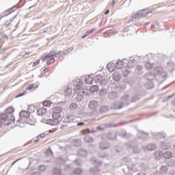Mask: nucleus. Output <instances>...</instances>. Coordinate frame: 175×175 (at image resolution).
<instances>
[{"instance_id":"obj_20","label":"nucleus","mask_w":175,"mask_h":175,"mask_svg":"<svg viewBox=\"0 0 175 175\" xmlns=\"http://www.w3.org/2000/svg\"><path fill=\"white\" fill-rule=\"evenodd\" d=\"M108 98L109 99H117L118 98V93L117 92H111L108 94Z\"/></svg>"},{"instance_id":"obj_3","label":"nucleus","mask_w":175,"mask_h":175,"mask_svg":"<svg viewBox=\"0 0 175 175\" xmlns=\"http://www.w3.org/2000/svg\"><path fill=\"white\" fill-rule=\"evenodd\" d=\"M98 88H90V89H82V94H78L77 97H76L77 100L80 101L83 99L85 96L90 95V94H95L96 91H98Z\"/></svg>"},{"instance_id":"obj_2","label":"nucleus","mask_w":175,"mask_h":175,"mask_svg":"<svg viewBox=\"0 0 175 175\" xmlns=\"http://www.w3.org/2000/svg\"><path fill=\"white\" fill-rule=\"evenodd\" d=\"M144 79L145 80H148L144 82L146 88H154V87H155V85H154V82H152V80L155 79L154 74L148 72L145 75Z\"/></svg>"},{"instance_id":"obj_39","label":"nucleus","mask_w":175,"mask_h":175,"mask_svg":"<svg viewBox=\"0 0 175 175\" xmlns=\"http://www.w3.org/2000/svg\"><path fill=\"white\" fill-rule=\"evenodd\" d=\"M100 113H106L107 111H109V107L105 105L101 106L100 107Z\"/></svg>"},{"instance_id":"obj_52","label":"nucleus","mask_w":175,"mask_h":175,"mask_svg":"<svg viewBox=\"0 0 175 175\" xmlns=\"http://www.w3.org/2000/svg\"><path fill=\"white\" fill-rule=\"evenodd\" d=\"M85 123L84 122H79L77 123V126H83V125H85Z\"/></svg>"},{"instance_id":"obj_58","label":"nucleus","mask_w":175,"mask_h":175,"mask_svg":"<svg viewBox=\"0 0 175 175\" xmlns=\"http://www.w3.org/2000/svg\"><path fill=\"white\" fill-rule=\"evenodd\" d=\"M39 62H40V59H38L36 62H33V66H36V65H39Z\"/></svg>"},{"instance_id":"obj_31","label":"nucleus","mask_w":175,"mask_h":175,"mask_svg":"<svg viewBox=\"0 0 175 175\" xmlns=\"http://www.w3.org/2000/svg\"><path fill=\"white\" fill-rule=\"evenodd\" d=\"M135 65H136V60L135 59H131L127 63V66L129 68H135Z\"/></svg>"},{"instance_id":"obj_50","label":"nucleus","mask_w":175,"mask_h":175,"mask_svg":"<svg viewBox=\"0 0 175 175\" xmlns=\"http://www.w3.org/2000/svg\"><path fill=\"white\" fill-rule=\"evenodd\" d=\"M70 51H72V48H70V49H66V50L64 52V54L65 55H66L68 54V53H70Z\"/></svg>"},{"instance_id":"obj_53","label":"nucleus","mask_w":175,"mask_h":175,"mask_svg":"<svg viewBox=\"0 0 175 175\" xmlns=\"http://www.w3.org/2000/svg\"><path fill=\"white\" fill-rule=\"evenodd\" d=\"M40 170L41 172H44V170H46V167L44 165H40Z\"/></svg>"},{"instance_id":"obj_44","label":"nucleus","mask_w":175,"mask_h":175,"mask_svg":"<svg viewBox=\"0 0 175 175\" xmlns=\"http://www.w3.org/2000/svg\"><path fill=\"white\" fill-rule=\"evenodd\" d=\"M127 167L129 170H131V172H136V167H135V164L128 165Z\"/></svg>"},{"instance_id":"obj_13","label":"nucleus","mask_w":175,"mask_h":175,"mask_svg":"<svg viewBox=\"0 0 175 175\" xmlns=\"http://www.w3.org/2000/svg\"><path fill=\"white\" fill-rule=\"evenodd\" d=\"M85 84H92V86H86V88L88 87L89 88H92L94 87V84H95V82H94V79L91 75H88V77H85Z\"/></svg>"},{"instance_id":"obj_7","label":"nucleus","mask_w":175,"mask_h":175,"mask_svg":"<svg viewBox=\"0 0 175 175\" xmlns=\"http://www.w3.org/2000/svg\"><path fill=\"white\" fill-rule=\"evenodd\" d=\"M76 120V116L74 115H68L66 116L63 120L64 124H69L70 125H74L75 121Z\"/></svg>"},{"instance_id":"obj_21","label":"nucleus","mask_w":175,"mask_h":175,"mask_svg":"<svg viewBox=\"0 0 175 175\" xmlns=\"http://www.w3.org/2000/svg\"><path fill=\"white\" fill-rule=\"evenodd\" d=\"M29 114L28 111L22 110L19 113V117H21V118H27V117H29Z\"/></svg>"},{"instance_id":"obj_43","label":"nucleus","mask_w":175,"mask_h":175,"mask_svg":"<svg viewBox=\"0 0 175 175\" xmlns=\"http://www.w3.org/2000/svg\"><path fill=\"white\" fill-rule=\"evenodd\" d=\"M81 173H83V170H81V168H76L74 170V174H81Z\"/></svg>"},{"instance_id":"obj_27","label":"nucleus","mask_w":175,"mask_h":175,"mask_svg":"<svg viewBox=\"0 0 175 175\" xmlns=\"http://www.w3.org/2000/svg\"><path fill=\"white\" fill-rule=\"evenodd\" d=\"M135 72L137 75H142L143 73V66L137 65Z\"/></svg>"},{"instance_id":"obj_28","label":"nucleus","mask_w":175,"mask_h":175,"mask_svg":"<svg viewBox=\"0 0 175 175\" xmlns=\"http://www.w3.org/2000/svg\"><path fill=\"white\" fill-rule=\"evenodd\" d=\"M77 154L79 157H87V150L85 149H79L77 151Z\"/></svg>"},{"instance_id":"obj_51","label":"nucleus","mask_w":175,"mask_h":175,"mask_svg":"<svg viewBox=\"0 0 175 175\" xmlns=\"http://www.w3.org/2000/svg\"><path fill=\"white\" fill-rule=\"evenodd\" d=\"M49 72V70H47V68H44L42 72H41V75H45V73H47Z\"/></svg>"},{"instance_id":"obj_47","label":"nucleus","mask_w":175,"mask_h":175,"mask_svg":"<svg viewBox=\"0 0 175 175\" xmlns=\"http://www.w3.org/2000/svg\"><path fill=\"white\" fill-rule=\"evenodd\" d=\"M122 75L124 77H126V76L129 75V72L128 71V70H124V71H122Z\"/></svg>"},{"instance_id":"obj_14","label":"nucleus","mask_w":175,"mask_h":175,"mask_svg":"<svg viewBox=\"0 0 175 175\" xmlns=\"http://www.w3.org/2000/svg\"><path fill=\"white\" fill-rule=\"evenodd\" d=\"M28 92H31V88H25L20 90V93L18 94L15 98H20L21 96H24V95H27Z\"/></svg>"},{"instance_id":"obj_36","label":"nucleus","mask_w":175,"mask_h":175,"mask_svg":"<svg viewBox=\"0 0 175 175\" xmlns=\"http://www.w3.org/2000/svg\"><path fill=\"white\" fill-rule=\"evenodd\" d=\"M98 85H99V87H106V85H107V80L106 79H103L101 80L98 83Z\"/></svg>"},{"instance_id":"obj_46","label":"nucleus","mask_w":175,"mask_h":175,"mask_svg":"<svg viewBox=\"0 0 175 175\" xmlns=\"http://www.w3.org/2000/svg\"><path fill=\"white\" fill-rule=\"evenodd\" d=\"M133 152L134 154H139V152H140V148H139L137 147L133 148Z\"/></svg>"},{"instance_id":"obj_34","label":"nucleus","mask_w":175,"mask_h":175,"mask_svg":"<svg viewBox=\"0 0 175 175\" xmlns=\"http://www.w3.org/2000/svg\"><path fill=\"white\" fill-rule=\"evenodd\" d=\"M5 113L10 116L12 117V113H14V108L10 107L5 109Z\"/></svg>"},{"instance_id":"obj_8","label":"nucleus","mask_w":175,"mask_h":175,"mask_svg":"<svg viewBox=\"0 0 175 175\" xmlns=\"http://www.w3.org/2000/svg\"><path fill=\"white\" fill-rule=\"evenodd\" d=\"M122 103L118 105V107H114V110H120V109H122L124 107V105H129V103L128 100H129V95H124L122 97Z\"/></svg>"},{"instance_id":"obj_11","label":"nucleus","mask_w":175,"mask_h":175,"mask_svg":"<svg viewBox=\"0 0 175 175\" xmlns=\"http://www.w3.org/2000/svg\"><path fill=\"white\" fill-rule=\"evenodd\" d=\"M148 59V55H146L144 57V61L146 62L145 67L146 68L147 70H150V69H152L154 68V63H151Z\"/></svg>"},{"instance_id":"obj_64","label":"nucleus","mask_w":175,"mask_h":175,"mask_svg":"<svg viewBox=\"0 0 175 175\" xmlns=\"http://www.w3.org/2000/svg\"><path fill=\"white\" fill-rule=\"evenodd\" d=\"M33 88V85H29V87H28V88Z\"/></svg>"},{"instance_id":"obj_57","label":"nucleus","mask_w":175,"mask_h":175,"mask_svg":"<svg viewBox=\"0 0 175 175\" xmlns=\"http://www.w3.org/2000/svg\"><path fill=\"white\" fill-rule=\"evenodd\" d=\"M174 95H175V94H172V95H170V96H167L166 97V100H169V99H172V98L173 97V96H174Z\"/></svg>"},{"instance_id":"obj_10","label":"nucleus","mask_w":175,"mask_h":175,"mask_svg":"<svg viewBox=\"0 0 175 175\" xmlns=\"http://www.w3.org/2000/svg\"><path fill=\"white\" fill-rule=\"evenodd\" d=\"M167 167L166 165H162L157 171H156L154 175H165L167 173Z\"/></svg>"},{"instance_id":"obj_37","label":"nucleus","mask_w":175,"mask_h":175,"mask_svg":"<svg viewBox=\"0 0 175 175\" xmlns=\"http://www.w3.org/2000/svg\"><path fill=\"white\" fill-rule=\"evenodd\" d=\"M77 107H79V105L75 103H72L69 105L70 110H77Z\"/></svg>"},{"instance_id":"obj_35","label":"nucleus","mask_w":175,"mask_h":175,"mask_svg":"<svg viewBox=\"0 0 175 175\" xmlns=\"http://www.w3.org/2000/svg\"><path fill=\"white\" fill-rule=\"evenodd\" d=\"M96 31V29L95 28H92L90 30H88L85 33V34L82 36V38L84 39V38H87V36H88V35H91V33H92V32H95Z\"/></svg>"},{"instance_id":"obj_5","label":"nucleus","mask_w":175,"mask_h":175,"mask_svg":"<svg viewBox=\"0 0 175 175\" xmlns=\"http://www.w3.org/2000/svg\"><path fill=\"white\" fill-rule=\"evenodd\" d=\"M53 55H54V53L51 52L49 53H46L45 56L43 57L42 61L44 62L47 61L46 62L47 66H49L51 64V62H54V61H55V59Z\"/></svg>"},{"instance_id":"obj_17","label":"nucleus","mask_w":175,"mask_h":175,"mask_svg":"<svg viewBox=\"0 0 175 175\" xmlns=\"http://www.w3.org/2000/svg\"><path fill=\"white\" fill-rule=\"evenodd\" d=\"M99 106V103L96 100H92L89 103V107L94 110V109H96Z\"/></svg>"},{"instance_id":"obj_4","label":"nucleus","mask_w":175,"mask_h":175,"mask_svg":"<svg viewBox=\"0 0 175 175\" xmlns=\"http://www.w3.org/2000/svg\"><path fill=\"white\" fill-rule=\"evenodd\" d=\"M154 76H160L161 79H166L167 77V74L166 72L163 71V68L162 67H157L154 70Z\"/></svg>"},{"instance_id":"obj_23","label":"nucleus","mask_w":175,"mask_h":175,"mask_svg":"<svg viewBox=\"0 0 175 175\" xmlns=\"http://www.w3.org/2000/svg\"><path fill=\"white\" fill-rule=\"evenodd\" d=\"M110 146L107 142H100V150H107L109 149Z\"/></svg>"},{"instance_id":"obj_63","label":"nucleus","mask_w":175,"mask_h":175,"mask_svg":"<svg viewBox=\"0 0 175 175\" xmlns=\"http://www.w3.org/2000/svg\"><path fill=\"white\" fill-rule=\"evenodd\" d=\"M106 157H107V154L100 155V158H106Z\"/></svg>"},{"instance_id":"obj_16","label":"nucleus","mask_w":175,"mask_h":175,"mask_svg":"<svg viewBox=\"0 0 175 175\" xmlns=\"http://www.w3.org/2000/svg\"><path fill=\"white\" fill-rule=\"evenodd\" d=\"M75 125L70 124L69 123H63L61 124L59 129L62 131H66V129H70V128H73Z\"/></svg>"},{"instance_id":"obj_12","label":"nucleus","mask_w":175,"mask_h":175,"mask_svg":"<svg viewBox=\"0 0 175 175\" xmlns=\"http://www.w3.org/2000/svg\"><path fill=\"white\" fill-rule=\"evenodd\" d=\"M73 87L75 88H84V83H83V79H75L73 83Z\"/></svg>"},{"instance_id":"obj_29","label":"nucleus","mask_w":175,"mask_h":175,"mask_svg":"<svg viewBox=\"0 0 175 175\" xmlns=\"http://www.w3.org/2000/svg\"><path fill=\"white\" fill-rule=\"evenodd\" d=\"M154 157H155L156 159H161V158H162V157H163V152H162L161 150H158V151L155 152Z\"/></svg>"},{"instance_id":"obj_42","label":"nucleus","mask_w":175,"mask_h":175,"mask_svg":"<svg viewBox=\"0 0 175 175\" xmlns=\"http://www.w3.org/2000/svg\"><path fill=\"white\" fill-rule=\"evenodd\" d=\"M51 101L50 100H45L42 103V106L45 107H49V106H51Z\"/></svg>"},{"instance_id":"obj_49","label":"nucleus","mask_w":175,"mask_h":175,"mask_svg":"<svg viewBox=\"0 0 175 175\" xmlns=\"http://www.w3.org/2000/svg\"><path fill=\"white\" fill-rule=\"evenodd\" d=\"M93 162L94 163L99 165L100 166L103 163L101 161H98V160H94Z\"/></svg>"},{"instance_id":"obj_22","label":"nucleus","mask_w":175,"mask_h":175,"mask_svg":"<svg viewBox=\"0 0 175 175\" xmlns=\"http://www.w3.org/2000/svg\"><path fill=\"white\" fill-rule=\"evenodd\" d=\"M112 77L115 81H120V80H121V74L116 72L112 75Z\"/></svg>"},{"instance_id":"obj_19","label":"nucleus","mask_w":175,"mask_h":175,"mask_svg":"<svg viewBox=\"0 0 175 175\" xmlns=\"http://www.w3.org/2000/svg\"><path fill=\"white\" fill-rule=\"evenodd\" d=\"M163 157L165 159H170V158H173V153L170 151L163 152Z\"/></svg>"},{"instance_id":"obj_24","label":"nucleus","mask_w":175,"mask_h":175,"mask_svg":"<svg viewBox=\"0 0 175 175\" xmlns=\"http://www.w3.org/2000/svg\"><path fill=\"white\" fill-rule=\"evenodd\" d=\"M46 113H47V109L44 107H41L37 110L38 116H43V114H46Z\"/></svg>"},{"instance_id":"obj_60","label":"nucleus","mask_w":175,"mask_h":175,"mask_svg":"<svg viewBox=\"0 0 175 175\" xmlns=\"http://www.w3.org/2000/svg\"><path fill=\"white\" fill-rule=\"evenodd\" d=\"M101 92H103L102 95H104V94H106L107 92V89L103 88L100 90Z\"/></svg>"},{"instance_id":"obj_59","label":"nucleus","mask_w":175,"mask_h":175,"mask_svg":"<svg viewBox=\"0 0 175 175\" xmlns=\"http://www.w3.org/2000/svg\"><path fill=\"white\" fill-rule=\"evenodd\" d=\"M85 133H86L87 135H90V133H92V132H91V131L88 129H86L85 130Z\"/></svg>"},{"instance_id":"obj_62","label":"nucleus","mask_w":175,"mask_h":175,"mask_svg":"<svg viewBox=\"0 0 175 175\" xmlns=\"http://www.w3.org/2000/svg\"><path fill=\"white\" fill-rule=\"evenodd\" d=\"M96 129L97 130H99V131H103V128L100 127V126H97L96 127Z\"/></svg>"},{"instance_id":"obj_18","label":"nucleus","mask_w":175,"mask_h":175,"mask_svg":"<svg viewBox=\"0 0 175 175\" xmlns=\"http://www.w3.org/2000/svg\"><path fill=\"white\" fill-rule=\"evenodd\" d=\"M138 139H147L148 137V133L144 131H139L137 134Z\"/></svg>"},{"instance_id":"obj_54","label":"nucleus","mask_w":175,"mask_h":175,"mask_svg":"<svg viewBox=\"0 0 175 175\" xmlns=\"http://www.w3.org/2000/svg\"><path fill=\"white\" fill-rule=\"evenodd\" d=\"M29 54H31V52H25V54H24V53H22L21 54V55L22 57H25V55H29Z\"/></svg>"},{"instance_id":"obj_55","label":"nucleus","mask_w":175,"mask_h":175,"mask_svg":"<svg viewBox=\"0 0 175 175\" xmlns=\"http://www.w3.org/2000/svg\"><path fill=\"white\" fill-rule=\"evenodd\" d=\"M65 170H69V169H72V165H68L65 166Z\"/></svg>"},{"instance_id":"obj_9","label":"nucleus","mask_w":175,"mask_h":175,"mask_svg":"<svg viewBox=\"0 0 175 175\" xmlns=\"http://www.w3.org/2000/svg\"><path fill=\"white\" fill-rule=\"evenodd\" d=\"M151 12H148L146 10H142L141 11H139L136 14L133 16V19L135 18H139V17H146V16H148Z\"/></svg>"},{"instance_id":"obj_45","label":"nucleus","mask_w":175,"mask_h":175,"mask_svg":"<svg viewBox=\"0 0 175 175\" xmlns=\"http://www.w3.org/2000/svg\"><path fill=\"white\" fill-rule=\"evenodd\" d=\"M51 53H53V57H58L61 54V51H53Z\"/></svg>"},{"instance_id":"obj_25","label":"nucleus","mask_w":175,"mask_h":175,"mask_svg":"<svg viewBox=\"0 0 175 175\" xmlns=\"http://www.w3.org/2000/svg\"><path fill=\"white\" fill-rule=\"evenodd\" d=\"M107 68L109 72H113L114 70V69H116V64L114 63L109 62L107 64Z\"/></svg>"},{"instance_id":"obj_6","label":"nucleus","mask_w":175,"mask_h":175,"mask_svg":"<svg viewBox=\"0 0 175 175\" xmlns=\"http://www.w3.org/2000/svg\"><path fill=\"white\" fill-rule=\"evenodd\" d=\"M103 80V75L102 74H100L99 72H97L95 77H94V83L96 85H93L94 88H99V83L100 81H102Z\"/></svg>"},{"instance_id":"obj_1","label":"nucleus","mask_w":175,"mask_h":175,"mask_svg":"<svg viewBox=\"0 0 175 175\" xmlns=\"http://www.w3.org/2000/svg\"><path fill=\"white\" fill-rule=\"evenodd\" d=\"M62 121V107H56L53 109L52 119L47 120L46 124L51 126H57Z\"/></svg>"},{"instance_id":"obj_33","label":"nucleus","mask_w":175,"mask_h":175,"mask_svg":"<svg viewBox=\"0 0 175 175\" xmlns=\"http://www.w3.org/2000/svg\"><path fill=\"white\" fill-rule=\"evenodd\" d=\"M147 150H148V151H154V150H155V148H157V145H155V144H149L147 146H146Z\"/></svg>"},{"instance_id":"obj_41","label":"nucleus","mask_w":175,"mask_h":175,"mask_svg":"<svg viewBox=\"0 0 175 175\" xmlns=\"http://www.w3.org/2000/svg\"><path fill=\"white\" fill-rule=\"evenodd\" d=\"M156 139H165V133H159L156 135L155 137Z\"/></svg>"},{"instance_id":"obj_38","label":"nucleus","mask_w":175,"mask_h":175,"mask_svg":"<svg viewBox=\"0 0 175 175\" xmlns=\"http://www.w3.org/2000/svg\"><path fill=\"white\" fill-rule=\"evenodd\" d=\"M116 137H117V135H116V133H109L107 135V138L109 140H114V139H116Z\"/></svg>"},{"instance_id":"obj_48","label":"nucleus","mask_w":175,"mask_h":175,"mask_svg":"<svg viewBox=\"0 0 175 175\" xmlns=\"http://www.w3.org/2000/svg\"><path fill=\"white\" fill-rule=\"evenodd\" d=\"M46 155H53V150H51V149L46 150Z\"/></svg>"},{"instance_id":"obj_56","label":"nucleus","mask_w":175,"mask_h":175,"mask_svg":"<svg viewBox=\"0 0 175 175\" xmlns=\"http://www.w3.org/2000/svg\"><path fill=\"white\" fill-rule=\"evenodd\" d=\"M136 100H139V98H137V96H135L132 98V102L135 103V102H136Z\"/></svg>"},{"instance_id":"obj_32","label":"nucleus","mask_w":175,"mask_h":175,"mask_svg":"<svg viewBox=\"0 0 175 175\" xmlns=\"http://www.w3.org/2000/svg\"><path fill=\"white\" fill-rule=\"evenodd\" d=\"M83 140L85 143H92L94 142V138H92V137H90V135H85L83 137Z\"/></svg>"},{"instance_id":"obj_30","label":"nucleus","mask_w":175,"mask_h":175,"mask_svg":"<svg viewBox=\"0 0 175 175\" xmlns=\"http://www.w3.org/2000/svg\"><path fill=\"white\" fill-rule=\"evenodd\" d=\"M115 65L117 69H122V66H124V61L118 60Z\"/></svg>"},{"instance_id":"obj_61","label":"nucleus","mask_w":175,"mask_h":175,"mask_svg":"<svg viewBox=\"0 0 175 175\" xmlns=\"http://www.w3.org/2000/svg\"><path fill=\"white\" fill-rule=\"evenodd\" d=\"M74 163H76L77 166H80V163H79V160H75Z\"/></svg>"},{"instance_id":"obj_26","label":"nucleus","mask_w":175,"mask_h":175,"mask_svg":"<svg viewBox=\"0 0 175 175\" xmlns=\"http://www.w3.org/2000/svg\"><path fill=\"white\" fill-rule=\"evenodd\" d=\"M9 117H10V116L8 114H7L6 113H1L0 115L1 120L2 121H3L4 122H6V121H9V120H10Z\"/></svg>"},{"instance_id":"obj_40","label":"nucleus","mask_w":175,"mask_h":175,"mask_svg":"<svg viewBox=\"0 0 175 175\" xmlns=\"http://www.w3.org/2000/svg\"><path fill=\"white\" fill-rule=\"evenodd\" d=\"M64 94L66 96H70L72 95V88L66 89Z\"/></svg>"},{"instance_id":"obj_15","label":"nucleus","mask_w":175,"mask_h":175,"mask_svg":"<svg viewBox=\"0 0 175 175\" xmlns=\"http://www.w3.org/2000/svg\"><path fill=\"white\" fill-rule=\"evenodd\" d=\"M160 146L161 150H169V148L172 147V144L168 142H161Z\"/></svg>"}]
</instances>
